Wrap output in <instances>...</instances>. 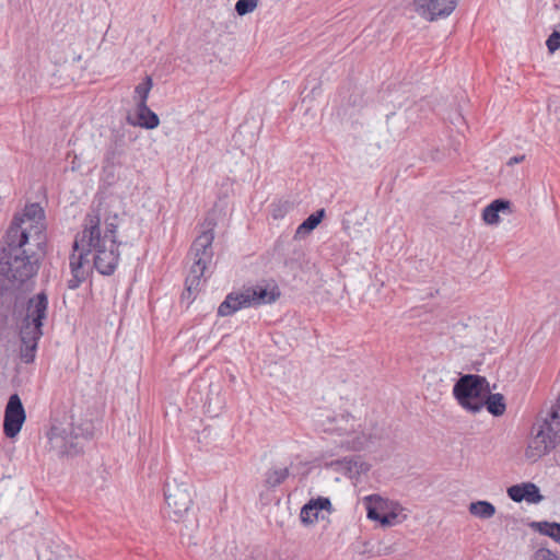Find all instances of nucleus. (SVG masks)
Listing matches in <instances>:
<instances>
[{"label": "nucleus", "instance_id": "nucleus-20", "mask_svg": "<svg viewBox=\"0 0 560 560\" xmlns=\"http://www.w3.org/2000/svg\"><path fill=\"white\" fill-rule=\"evenodd\" d=\"M469 513L478 518L488 520L495 514V508L488 501H476L469 505Z\"/></svg>", "mask_w": 560, "mask_h": 560}, {"label": "nucleus", "instance_id": "nucleus-6", "mask_svg": "<svg viewBox=\"0 0 560 560\" xmlns=\"http://www.w3.org/2000/svg\"><path fill=\"white\" fill-rule=\"evenodd\" d=\"M164 499L168 517L175 522L180 521L192 504L189 483L176 478L167 480L164 486Z\"/></svg>", "mask_w": 560, "mask_h": 560}, {"label": "nucleus", "instance_id": "nucleus-25", "mask_svg": "<svg viewBox=\"0 0 560 560\" xmlns=\"http://www.w3.org/2000/svg\"><path fill=\"white\" fill-rule=\"evenodd\" d=\"M340 421L345 422L347 425H338L329 430L336 432L338 435H349L350 433H354V419L350 415L342 416Z\"/></svg>", "mask_w": 560, "mask_h": 560}, {"label": "nucleus", "instance_id": "nucleus-15", "mask_svg": "<svg viewBox=\"0 0 560 560\" xmlns=\"http://www.w3.org/2000/svg\"><path fill=\"white\" fill-rule=\"evenodd\" d=\"M207 266L208 265L198 262L196 260L192 261V265L189 269V273L187 275L185 280L186 293L183 294L184 298L189 299L191 295L196 294L200 290L201 280L207 269Z\"/></svg>", "mask_w": 560, "mask_h": 560}, {"label": "nucleus", "instance_id": "nucleus-8", "mask_svg": "<svg viewBox=\"0 0 560 560\" xmlns=\"http://www.w3.org/2000/svg\"><path fill=\"white\" fill-rule=\"evenodd\" d=\"M25 419L26 413L20 396L18 394L11 395L4 409V435L9 439L15 438L20 433Z\"/></svg>", "mask_w": 560, "mask_h": 560}, {"label": "nucleus", "instance_id": "nucleus-5", "mask_svg": "<svg viewBox=\"0 0 560 560\" xmlns=\"http://www.w3.org/2000/svg\"><path fill=\"white\" fill-rule=\"evenodd\" d=\"M489 394L486 377L475 374L462 376L453 387V395L465 410L476 413L483 409L485 398Z\"/></svg>", "mask_w": 560, "mask_h": 560}, {"label": "nucleus", "instance_id": "nucleus-7", "mask_svg": "<svg viewBox=\"0 0 560 560\" xmlns=\"http://www.w3.org/2000/svg\"><path fill=\"white\" fill-rule=\"evenodd\" d=\"M459 0H413L415 12L428 22L448 18L457 8Z\"/></svg>", "mask_w": 560, "mask_h": 560}, {"label": "nucleus", "instance_id": "nucleus-12", "mask_svg": "<svg viewBox=\"0 0 560 560\" xmlns=\"http://www.w3.org/2000/svg\"><path fill=\"white\" fill-rule=\"evenodd\" d=\"M50 442L52 447L57 450L58 454L62 456H74L83 448L79 434L73 431L66 435L52 433Z\"/></svg>", "mask_w": 560, "mask_h": 560}, {"label": "nucleus", "instance_id": "nucleus-1", "mask_svg": "<svg viewBox=\"0 0 560 560\" xmlns=\"http://www.w3.org/2000/svg\"><path fill=\"white\" fill-rule=\"evenodd\" d=\"M45 211L39 203H28L14 214L5 233L0 267L10 281L24 283L34 277L45 255L47 243Z\"/></svg>", "mask_w": 560, "mask_h": 560}, {"label": "nucleus", "instance_id": "nucleus-30", "mask_svg": "<svg viewBox=\"0 0 560 560\" xmlns=\"http://www.w3.org/2000/svg\"><path fill=\"white\" fill-rule=\"evenodd\" d=\"M347 443H348V447H350L352 450H361L364 446V441L361 440L360 438H355L351 442L347 441Z\"/></svg>", "mask_w": 560, "mask_h": 560}, {"label": "nucleus", "instance_id": "nucleus-17", "mask_svg": "<svg viewBox=\"0 0 560 560\" xmlns=\"http://www.w3.org/2000/svg\"><path fill=\"white\" fill-rule=\"evenodd\" d=\"M136 118V120H131L130 117H128V121L133 126H139L144 129H154L160 124L159 116L151 110L147 104L137 106Z\"/></svg>", "mask_w": 560, "mask_h": 560}, {"label": "nucleus", "instance_id": "nucleus-16", "mask_svg": "<svg viewBox=\"0 0 560 560\" xmlns=\"http://www.w3.org/2000/svg\"><path fill=\"white\" fill-rule=\"evenodd\" d=\"M512 213L511 201L504 199H495L489 203L482 211V220L486 224L494 225L500 222L499 213Z\"/></svg>", "mask_w": 560, "mask_h": 560}, {"label": "nucleus", "instance_id": "nucleus-9", "mask_svg": "<svg viewBox=\"0 0 560 560\" xmlns=\"http://www.w3.org/2000/svg\"><path fill=\"white\" fill-rule=\"evenodd\" d=\"M249 307L275 303L281 295V291L276 283L261 282L256 285L245 287L243 289Z\"/></svg>", "mask_w": 560, "mask_h": 560}, {"label": "nucleus", "instance_id": "nucleus-21", "mask_svg": "<svg viewBox=\"0 0 560 560\" xmlns=\"http://www.w3.org/2000/svg\"><path fill=\"white\" fill-rule=\"evenodd\" d=\"M290 475L289 468H271L266 472L265 482L268 488L281 485Z\"/></svg>", "mask_w": 560, "mask_h": 560}, {"label": "nucleus", "instance_id": "nucleus-27", "mask_svg": "<svg viewBox=\"0 0 560 560\" xmlns=\"http://www.w3.org/2000/svg\"><path fill=\"white\" fill-rule=\"evenodd\" d=\"M524 483L511 486L508 489V495L514 502H522L524 500Z\"/></svg>", "mask_w": 560, "mask_h": 560}, {"label": "nucleus", "instance_id": "nucleus-32", "mask_svg": "<svg viewBox=\"0 0 560 560\" xmlns=\"http://www.w3.org/2000/svg\"><path fill=\"white\" fill-rule=\"evenodd\" d=\"M523 159H524L523 156H521V158H513L511 163H518V162L523 161Z\"/></svg>", "mask_w": 560, "mask_h": 560}, {"label": "nucleus", "instance_id": "nucleus-18", "mask_svg": "<svg viewBox=\"0 0 560 560\" xmlns=\"http://www.w3.org/2000/svg\"><path fill=\"white\" fill-rule=\"evenodd\" d=\"M325 217V209H319L308 215L296 229L295 236L308 234L322 222Z\"/></svg>", "mask_w": 560, "mask_h": 560}, {"label": "nucleus", "instance_id": "nucleus-4", "mask_svg": "<svg viewBox=\"0 0 560 560\" xmlns=\"http://www.w3.org/2000/svg\"><path fill=\"white\" fill-rule=\"evenodd\" d=\"M560 443L559 408L552 407L548 415L533 427V435L525 450V456L536 462Z\"/></svg>", "mask_w": 560, "mask_h": 560}, {"label": "nucleus", "instance_id": "nucleus-24", "mask_svg": "<svg viewBox=\"0 0 560 560\" xmlns=\"http://www.w3.org/2000/svg\"><path fill=\"white\" fill-rule=\"evenodd\" d=\"M524 500L528 503H538L542 500V495L535 483L524 482Z\"/></svg>", "mask_w": 560, "mask_h": 560}, {"label": "nucleus", "instance_id": "nucleus-31", "mask_svg": "<svg viewBox=\"0 0 560 560\" xmlns=\"http://www.w3.org/2000/svg\"><path fill=\"white\" fill-rule=\"evenodd\" d=\"M116 159V151L110 148L106 151L104 160L107 164H114Z\"/></svg>", "mask_w": 560, "mask_h": 560}, {"label": "nucleus", "instance_id": "nucleus-22", "mask_svg": "<svg viewBox=\"0 0 560 560\" xmlns=\"http://www.w3.org/2000/svg\"><path fill=\"white\" fill-rule=\"evenodd\" d=\"M152 85L151 77L147 75L144 80L135 88V100L137 102V106L147 104Z\"/></svg>", "mask_w": 560, "mask_h": 560}, {"label": "nucleus", "instance_id": "nucleus-29", "mask_svg": "<svg viewBox=\"0 0 560 560\" xmlns=\"http://www.w3.org/2000/svg\"><path fill=\"white\" fill-rule=\"evenodd\" d=\"M547 48L549 52H555L558 48H560V33L552 32L546 42Z\"/></svg>", "mask_w": 560, "mask_h": 560}, {"label": "nucleus", "instance_id": "nucleus-10", "mask_svg": "<svg viewBox=\"0 0 560 560\" xmlns=\"http://www.w3.org/2000/svg\"><path fill=\"white\" fill-rule=\"evenodd\" d=\"M214 234L212 230L203 231L192 243L190 255L192 261L209 265L213 257L212 243Z\"/></svg>", "mask_w": 560, "mask_h": 560}, {"label": "nucleus", "instance_id": "nucleus-23", "mask_svg": "<svg viewBox=\"0 0 560 560\" xmlns=\"http://www.w3.org/2000/svg\"><path fill=\"white\" fill-rule=\"evenodd\" d=\"M407 517L405 509L395 502H387V526L401 523Z\"/></svg>", "mask_w": 560, "mask_h": 560}, {"label": "nucleus", "instance_id": "nucleus-28", "mask_svg": "<svg viewBox=\"0 0 560 560\" xmlns=\"http://www.w3.org/2000/svg\"><path fill=\"white\" fill-rule=\"evenodd\" d=\"M544 533L560 542V524L558 523H545Z\"/></svg>", "mask_w": 560, "mask_h": 560}, {"label": "nucleus", "instance_id": "nucleus-26", "mask_svg": "<svg viewBox=\"0 0 560 560\" xmlns=\"http://www.w3.org/2000/svg\"><path fill=\"white\" fill-rule=\"evenodd\" d=\"M258 1L259 0H237L235 11L241 16L252 13L257 8Z\"/></svg>", "mask_w": 560, "mask_h": 560}, {"label": "nucleus", "instance_id": "nucleus-11", "mask_svg": "<svg viewBox=\"0 0 560 560\" xmlns=\"http://www.w3.org/2000/svg\"><path fill=\"white\" fill-rule=\"evenodd\" d=\"M326 511L331 513L332 505L329 498L318 497L316 499H311L306 504H304L300 512L301 522L304 525H311L318 521L319 512Z\"/></svg>", "mask_w": 560, "mask_h": 560}, {"label": "nucleus", "instance_id": "nucleus-13", "mask_svg": "<svg viewBox=\"0 0 560 560\" xmlns=\"http://www.w3.org/2000/svg\"><path fill=\"white\" fill-rule=\"evenodd\" d=\"M366 517L385 526V499L380 494H370L362 498Z\"/></svg>", "mask_w": 560, "mask_h": 560}, {"label": "nucleus", "instance_id": "nucleus-19", "mask_svg": "<svg viewBox=\"0 0 560 560\" xmlns=\"http://www.w3.org/2000/svg\"><path fill=\"white\" fill-rule=\"evenodd\" d=\"M485 407H487V410L493 416H502L506 409L503 395L491 394L489 389V394L487 398H485Z\"/></svg>", "mask_w": 560, "mask_h": 560}, {"label": "nucleus", "instance_id": "nucleus-3", "mask_svg": "<svg viewBox=\"0 0 560 560\" xmlns=\"http://www.w3.org/2000/svg\"><path fill=\"white\" fill-rule=\"evenodd\" d=\"M48 298L44 292L31 298L27 302L26 315L20 327V358L33 363L36 358L38 341L43 336V322L47 316Z\"/></svg>", "mask_w": 560, "mask_h": 560}, {"label": "nucleus", "instance_id": "nucleus-2", "mask_svg": "<svg viewBox=\"0 0 560 560\" xmlns=\"http://www.w3.org/2000/svg\"><path fill=\"white\" fill-rule=\"evenodd\" d=\"M84 228L73 243V254L70 256L69 267L71 278L68 280L70 290L78 289L85 280L88 271L85 265L93 255V265L103 276H112L117 269L121 242L117 241L118 214H108L102 221L98 213H89L84 220Z\"/></svg>", "mask_w": 560, "mask_h": 560}, {"label": "nucleus", "instance_id": "nucleus-14", "mask_svg": "<svg viewBox=\"0 0 560 560\" xmlns=\"http://www.w3.org/2000/svg\"><path fill=\"white\" fill-rule=\"evenodd\" d=\"M248 300H246L245 293L242 290L241 292H231L229 293L223 302L218 307V316L228 317L236 313L242 308H247Z\"/></svg>", "mask_w": 560, "mask_h": 560}]
</instances>
